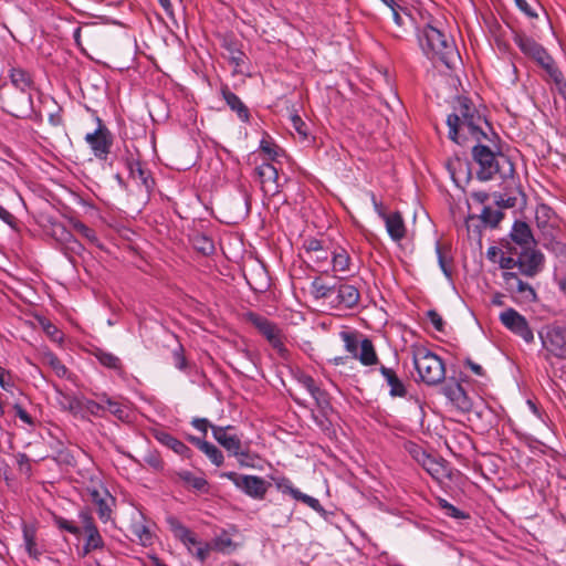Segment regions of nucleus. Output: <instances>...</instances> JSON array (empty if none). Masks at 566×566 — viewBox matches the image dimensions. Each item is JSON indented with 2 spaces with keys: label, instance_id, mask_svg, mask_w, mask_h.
I'll return each mask as SVG.
<instances>
[{
  "label": "nucleus",
  "instance_id": "obj_58",
  "mask_svg": "<svg viewBox=\"0 0 566 566\" xmlns=\"http://www.w3.org/2000/svg\"><path fill=\"white\" fill-rule=\"evenodd\" d=\"M427 317L438 332L444 331V321L436 310H429Z\"/></svg>",
  "mask_w": 566,
  "mask_h": 566
},
{
  "label": "nucleus",
  "instance_id": "obj_18",
  "mask_svg": "<svg viewBox=\"0 0 566 566\" xmlns=\"http://www.w3.org/2000/svg\"><path fill=\"white\" fill-rule=\"evenodd\" d=\"M335 292V307L342 308V310H350L354 308L359 300H360V293L358 289L355 285L348 284V283H339L336 285Z\"/></svg>",
  "mask_w": 566,
  "mask_h": 566
},
{
  "label": "nucleus",
  "instance_id": "obj_31",
  "mask_svg": "<svg viewBox=\"0 0 566 566\" xmlns=\"http://www.w3.org/2000/svg\"><path fill=\"white\" fill-rule=\"evenodd\" d=\"M9 77L12 85L20 92H30L34 87V82L31 74L21 67H11Z\"/></svg>",
  "mask_w": 566,
  "mask_h": 566
},
{
  "label": "nucleus",
  "instance_id": "obj_5",
  "mask_svg": "<svg viewBox=\"0 0 566 566\" xmlns=\"http://www.w3.org/2000/svg\"><path fill=\"white\" fill-rule=\"evenodd\" d=\"M413 365L419 378L427 385H438L446 377L443 360L426 348H419L413 353Z\"/></svg>",
  "mask_w": 566,
  "mask_h": 566
},
{
  "label": "nucleus",
  "instance_id": "obj_23",
  "mask_svg": "<svg viewBox=\"0 0 566 566\" xmlns=\"http://www.w3.org/2000/svg\"><path fill=\"white\" fill-rule=\"evenodd\" d=\"M221 96L223 97L226 104L230 107L232 112H234L238 118L243 123H249L250 120V111L247 105L241 101V98L230 91L228 85H222L220 88Z\"/></svg>",
  "mask_w": 566,
  "mask_h": 566
},
{
  "label": "nucleus",
  "instance_id": "obj_13",
  "mask_svg": "<svg viewBox=\"0 0 566 566\" xmlns=\"http://www.w3.org/2000/svg\"><path fill=\"white\" fill-rule=\"evenodd\" d=\"M238 547V544L232 541L227 531H222L217 535L210 543H205L196 549L193 556L200 562L205 563L209 557L211 551H216L223 555L233 553Z\"/></svg>",
  "mask_w": 566,
  "mask_h": 566
},
{
  "label": "nucleus",
  "instance_id": "obj_29",
  "mask_svg": "<svg viewBox=\"0 0 566 566\" xmlns=\"http://www.w3.org/2000/svg\"><path fill=\"white\" fill-rule=\"evenodd\" d=\"M176 474L187 489L203 494L209 492V483L203 476H197L188 470L178 471Z\"/></svg>",
  "mask_w": 566,
  "mask_h": 566
},
{
  "label": "nucleus",
  "instance_id": "obj_52",
  "mask_svg": "<svg viewBox=\"0 0 566 566\" xmlns=\"http://www.w3.org/2000/svg\"><path fill=\"white\" fill-rule=\"evenodd\" d=\"M45 360L49 366L54 370L57 377H65L67 373V368L65 365L59 359V357L52 353L45 356Z\"/></svg>",
  "mask_w": 566,
  "mask_h": 566
},
{
  "label": "nucleus",
  "instance_id": "obj_4",
  "mask_svg": "<svg viewBox=\"0 0 566 566\" xmlns=\"http://www.w3.org/2000/svg\"><path fill=\"white\" fill-rule=\"evenodd\" d=\"M53 522L60 531L67 532L75 536H78L82 533L85 534V543L82 547L83 556L88 555L93 551L103 549L105 547V542L88 509H83L78 512V523L81 526L60 515H54Z\"/></svg>",
  "mask_w": 566,
  "mask_h": 566
},
{
  "label": "nucleus",
  "instance_id": "obj_53",
  "mask_svg": "<svg viewBox=\"0 0 566 566\" xmlns=\"http://www.w3.org/2000/svg\"><path fill=\"white\" fill-rule=\"evenodd\" d=\"M340 337L344 342L346 350L353 354L354 357H356L358 349V342L356 335L350 332H342Z\"/></svg>",
  "mask_w": 566,
  "mask_h": 566
},
{
  "label": "nucleus",
  "instance_id": "obj_41",
  "mask_svg": "<svg viewBox=\"0 0 566 566\" xmlns=\"http://www.w3.org/2000/svg\"><path fill=\"white\" fill-rule=\"evenodd\" d=\"M335 290L336 285H327L321 277H315L311 283V292L316 300L329 298Z\"/></svg>",
  "mask_w": 566,
  "mask_h": 566
},
{
  "label": "nucleus",
  "instance_id": "obj_1",
  "mask_svg": "<svg viewBox=\"0 0 566 566\" xmlns=\"http://www.w3.org/2000/svg\"><path fill=\"white\" fill-rule=\"evenodd\" d=\"M449 127L448 137L457 143H462L467 135L472 136L476 142L491 140L483 125L491 130L486 119L468 97L457 98L454 112L447 118Z\"/></svg>",
  "mask_w": 566,
  "mask_h": 566
},
{
  "label": "nucleus",
  "instance_id": "obj_50",
  "mask_svg": "<svg viewBox=\"0 0 566 566\" xmlns=\"http://www.w3.org/2000/svg\"><path fill=\"white\" fill-rule=\"evenodd\" d=\"M72 226L75 231H77L83 238L87 241L95 243L98 241L97 235L93 229L84 224L82 221L72 220Z\"/></svg>",
  "mask_w": 566,
  "mask_h": 566
},
{
  "label": "nucleus",
  "instance_id": "obj_21",
  "mask_svg": "<svg viewBox=\"0 0 566 566\" xmlns=\"http://www.w3.org/2000/svg\"><path fill=\"white\" fill-rule=\"evenodd\" d=\"M511 243H515L522 249L535 247L536 242L530 226L525 221L516 220L510 231Z\"/></svg>",
  "mask_w": 566,
  "mask_h": 566
},
{
  "label": "nucleus",
  "instance_id": "obj_61",
  "mask_svg": "<svg viewBox=\"0 0 566 566\" xmlns=\"http://www.w3.org/2000/svg\"><path fill=\"white\" fill-rule=\"evenodd\" d=\"M63 247L65 250L76 255H81L84 251L83 244L74 235H72L71 239L63 244Z\"/></svg>",
  "mask_w": 566,
  "mask_h": 566
},
{
  "label": "nucleus",
  "instance_id": "obj_42",
  "mask_svg": "<svg viewBox=\"0 0 566 566\" xmlns=\"http://www.w3.org/2000/svg\"><path fill=\"white\" fill-rule=\"evenodd\" d=\"M331 251L326 248L325 250L314 253L308 259L310 262L313 263L314 270L319 273H328L329 272V258H331Z\"/></svg>",
  "mask_w": 566,
  "mask_h": 566
},
{
  "label": "nucleus",
  "instance_id": "obj_57",
  "mask_svg": "<svg viewBox=\"0 0 566 566\" xmlns=\"http://www.w3.org/2000/svg\"><path fill=\"white\" fill-rule=\"evenodd\" d=\"M411 457L421 465L431 454L427 453L421 447L411 444L409 448Z\"/></svg>",
  "mask_w": 566,
  "mask_h": 566
},
{
  "label": "nucleus",
  "instance_id": "obj_24",
  "mask_svg": "<svg viewBox=\"0 0 566 566\" xmlns=\"http://www.w3.org/2000/svg\"><path fill=\"white\" fill-rule=\"evenodd\" d=\"M421 467L437 481L451 479V469L446 460L430 455Z\"/></svg>",
  "mask_w": 566,
  "mask_h": 566
},
{
  "label": "nucleus",
  "instance_id": "obj_3",
  "mask_svg": "<svg viewBox=\"0 0 566 566\" xmlns=\"http://www.w3.org/2000/svg\"><path fill=\"white\" fill-rule=\"evenodd\" d=\"M418 41L428 59L439 61L448 67H452L459 57L454 41L431 24H426L419 30Z\"/></svg>",
  "mask_w": 566,
  "mask_h": 566
},
{
  "label": "nucleus",
  "instance_id": "obj_37",
  "mask_svg": "<svg viewBox=\"0 0 566 566\" xmlns=\"http://www.w3.org/2000/svg\"><path fill=\"white\" fill-rule=\"evenodd\" d=\"M129 177L134 180H139L140 185L145 188L146 192H151L155 187V179L151 176L149 169H146L142 163L134 168L133 174Z\"/></svg>",
  "mask_w": 566,
  "mask_h": 566
},
{
  "label": "nucleus",
  "instance_id": "obj_63",
  "mask_svg": "<svg viewBox=\"0 0 566 566\" xmlns=\"http://www.w3.org/2000/svg\"><path fill=\"white\" fill-rule=\"evenodd\" d=\"M300 384L308 391V394L315 392L319 387L316 385L312 376L303 375L300 378Z\"/></svg>",
  "mask_w": 566,
  "mask_h": 566
},
{
  "label": "nucleus",
  "instance_id": "obj_8",
  "mask_svg": "<svg viewBox=\"0 0 566 566\" xmlns=\"http://www.w3.org/2000/svg\"><path fill=\"white\" fill-rule=\"evenodd\" d=\"M95 120L97 127L94 132L87 133L84 137V140L90 146L95 158L105 161L111 154L114 137L111 130L98 116H96Z\"/></svg>",
  "mask_w": 566,
  "mask_h": 566
},
{
  "label": "nucleus",
  "instance_id": "obj_6",
  "mask_svg": "<svg viewBox=\"0 0 566 566\" xmlns=\"http://www.w3.org/2000/svg\"><path fill=\"white\" fill-rule=\"evenodd\" d=\"M221 478L230 480L237 489H239L247 496L254 500H264L271 486V483L265 481L262 476L252 474H239L233 471L222 472Z\"/></svg>",
  "mask_w": 566,
  "mask_h": 566
},
{
  "label": "nucleus",
  "instance_id": "obj_7",
  "mask_svg": "<svg viewBox=\"0 0 566 566\" xmlns=\"http://www.w3.org/2000/svg\"><path fill=\"white\" fill-rule=\"evenodd\" d=\"M538 335L549 355L566 360V323L549 324Z\"/></svg>",
  "mask_w": 566,
  "mask_h": 566
},
{
  "label": "nucleus",
  "instance_id": "obj_33",
  "mask_svg": "<svg viewBox=\"0 0 566 566\" xmlns=\"http://www.w3.org/2000/svg\"><path fill=\"white\" fill-rule=\"evenodd\" d=\"M57 403L62 410L69 411L74 416L83 411V398L70 394L59 391Z\"/></svg>",
  "mask_w": 566,
  "mask_h": 566
},
{
  "label": "nucleus",
  "instance_id": "obj_62",
  "mask_svg": "<svg viewBox=\"0 0 566 566\" xmlns=\"http://www.w3.org/2000/svg\"><path fill=\"white\" fill-rule=\"evenodd\" d=\"M551 216V209L547 206H541L536 212V222L539 228H545L546 221Z\"/></svg>",
  "mask_w": 566,
  "mask_h": 566
},
{
  "label": "nucleus",
  "instance_id": "obj_27",
  "mask_svg": "<svg viewBox=\"0 0 566 566\" xmlns=\"http://www.w3.org/2000/svg\"><path fill=\"white\" fill-rule=\"evenodd\" d=\"M386 230L389 234V237L398 242L402 240L406 237V226L402 219V216L399 211H395L392 213H389L384 219Z\"/></svg>",
  "mask_w": 566,
  "mask_h": 566
},
{
  "label": "nucleus",
  "instance_id": "obj_17",
  "mask_svg": "<svg viewBox=\"0 0 566 566\" xmlns=\"http://www.w3.org/2000/svg\"><path fill=\"white\" fill-rule=\"evenodd\" d=\"M170 530L172 531L176 538H178L188 549V552L193 556L196 549L201 545H205L201 541H199L193 532H191L187 526H185L181 522H179L175 517H170L168 520Z\"/></svg>",
  "mask_w": 566,
  "mask_h": 566
},
{
  "label": "nucleus",
  "instance_id": "obj_45",
  "mask_svg": "<svg viewBox=\"0 0 566 566\" xmlns=\"http://www.w3.org/2000/svg\"><path fill=\"white\" fill-rule=\"evenodd\" d=\"M97 400L85 399L83 398V410H86L90 415L94 417H104L106 411V406L102 402V394L96 395Z\"/></svg>",
  "mask_w": 566,
  "mask_h": 566
},
{
  "label": "nucleus",
  "instance_id": "obj_10",
  "mask_svg": "<svg viewBox=\"0 0 566 566\" xmlns=\"http://www.w3.org/2000/svg\"><path fill=\"white\" fill-rule=\"evenodd\" d=\"M499 319L506 329L520 336L525 343L530 344L534 342V333L526 317L515 308H506L500 314Z\"/></svg>",
  "mask_w": 566,
  "mask_h": 566
},
{
  "label": "nucleus",
  "instance_id": "obj_15",
  "mask_svg": "<svg viewBox=\"0 0 566 566\" xmlns=\"http://www.w3.org/2000/svg\"><path fill=\"white\" fill-rule=\"evenodd\" d=\"M520 272L527 277L536 276L544 268V254L536 250L535 247L530 249H522L518 251Z\"/></svg>",
  "mask_w": 566,
  "mask_h": 566
},
{
  "label": "nucleus",
  "instance_id": "obj_30",
  "mask_svg": "<svg viewBox=\"0 0 566 566\" xmlns=\"http://www.w3.org/2000/svg\"><path fill=\"white\" fill-rule=\"evenodd\" d=\"M331 270L335 273H348L350 272L352 258L349 253L342 247H338L331 251Z\"/></svg>",
  "mask_w": 566,
  "mask_h": 566
},
{
  "label": "nucleus",
  "instance_id": "obj_22",
  "mask_svg": "<svg viewBox=\"0 0 566 566\" xmlns=\"http://www.w3.org/2000/svg\"><path fill=\"white\" fill-rule=\"evenodd\" d=\"M379 371L389 387V396L392 398H405L408 394L407 387L402 379L397 375L395 369L381 365Z\"/></svg>",
  "mask_w": 566,
  "mask_h": 566
},
{
  "label": "nucleus",
  "instance_id": "obj_26",
  "mask_svg": "<svg viewBox=\"0 0 566 566\" xmlns=\"http://www.w3.org/2000/svg\"><path fill=\"white\" fill-rule=\"evenodd\" d=\"M155 438L163 446L167 447L168 449L172 450L175 453L184 458L189 459L192 454V451L188 446H186L182 441H180L179 439H177L176 437L171 436L168 432L158 431L156 432Z\"/></svg>",
  "mask_w": 566,
  "mask_h": 566
},
{
  "label": "nucleus",
  "instance_id": "obj_43",
  "mask_svg": "<svg viewBox=\"0 0 566 566\" xmlns=\"http://www.w3.org/2000/svg\"><path fill=\"white\" fill-rule=\"evenodd\" d=\"M118 160L126 167L128 174H133L134 168L142 163L139 153L130 150L127 146H125L124 153L118 156Z\"/></svg>",
  "mask_w": 566,
  "mask_h": 566
},
{
  "label": "nucleus",
  "instance_id": "obj_47",
  "mask_svg": "<svg viewBox=\"0 0 566 566\" xmlns=\"http://www.w3.org/2000/svg\"><path fill=\"white\" fill-rule=\"evenodd\" d=\"M332 412H324V410H318L317 413L312 411V419L315 424L327 436L334 432L332 420L329 419Z\"/></svg>",
  "mask_w": 566,
  "mask_h": 566
},
{
  "label": "nucleus",
  "instance_id": "obj_16",
  "mask_svg": "<svg viewBox=\"0 0 566 566\" xmlns=\"http://www.w3.org/2000/svg\"><path fill=\"white\" fill-rule=\"evenodd\" d=\"M261 188L266 195L274 196L280 192L277 169L270 163H263L255 168Z\"/></svg>",
  "mask_w": 566,
  "mask_h": 566
},
{
  "label": "nucleus",
  "instance_id": "obj_2",
  "mask_svg": "<svg viewBox=\"0 0 566 566\" xmlns=\"http://www.w3.org/2000/svg\"><path fill=\"white\" fill-rule=\"evenodd\" d=\"M471 154L473 161L478 165L475 170L478 180L489 181L496 177L501 179L513 177L514 165L500 149L493 150L483 142H476Z\"/></svg>",
  "mask_w": 566,
  "mask_h": 566
},
{
  "label": "nucleus",
  "instance_id": "obj_49",
  "mask_svg": "<svg viewBox=\"0 0 566 566\" xmlns=\"http://www.w3.org/2000/svg\"><path fill=\"white\" fill-rule=\"evenodd\" d=\"M51 235L54 238L56 242L63 245L71 239L73 234L70 230L65 228L63 223L53 222L51 224Z\"/></svg>",
  "mask_w": 566,
  "mask_h": 566
},
{
  "label": "nucleus",
  "instance_id": "obj_44",
  "mask_svg": "<svg viewBox=\"0 0 566 566\" xmlns=\"http://www.w3.org/2000/svg\"><path fill=\"white\" fill-rule=\"evenodd\" d=\"M227 52H228V59L231 64L235 66V70L244 63L245 54L243 51H241L238 46V44L233 41H229L224 45Z\"/></svg>",
  "mask_w": 566,
  "mask_h": 566
},
{
  "label": "nucleus",
  "instance_id": "obj_54",
  "mask_svg": "<svg viewBox=\"0 0 566 566\" xmlns=\"http://www.w3.org/2000/svg\"><path fill=\"white\" fill-rule=\"evenodd\" d=\"M95 505L97 509L98 518L103 523H107L108 521L112 520V507L106 497L103 500H98V503H96Z\"/></svg>",
  "mask_w": 566,
  "mask_h": 566
},
{
  "label": "nucleus",
  "instance_id": "obj_14",
  "mask_svg": "<svg viewBox=\"0 0 566 566\" xmlns=\"http://www.w3.org/2000/svg\"><path fill=\"white\" fill-rule=\"evenodd\" d=\"M7 112L15 118H31L34 113L33 98L30 92H18L7 101Z\"/></svg>",
  "mask_w": 566,
  "mask_h": 566
},
{
  "label": "nucleus",
  "instance_id": "obj_32",
  "mask_svg": "<svg viewBox=\"0 0 566 566\" xmlns=\"http://www.w3.org/2000/svg\"><path fill=\"white\" fill-rule=\"evenodd\" d=\"M130 532L137 538L138 543L145 547L153 545V533L145 524V516L140 514L139 520L133 521Z\"/></svg>",
  "mask_w": 566,
  "mask_h": 566
},
{
  "label": "nucleus",
  "instance_id": "obj_51",
  "mask_svg": "<svg viewBox=\"0 0 566 566\" xmlns=\"http://www.w3.org/2000/svg\"><path fill=\"white\" fill-rule=\"evenodd\" d=\"M303 248L305 250L307 258H310L311 255H313L316 252H319V254H321L322 251L326 249V247L324 245V242L316 238L305 239L303 242Z\"/></svg>",
  "mask_w": 566,
  "mask_h": 566
},
{
  "label": "nucleus",
  "instance_id": "obj_35",
  "mask_svg": "<svg viewBox=\"0 0 566 566\" xmlns=\"http://www.w3.org/2000/svg\"><path fill=\"white\" fill-rule=\"evenodd\" d=\"M502 247L505 249L507 256L504 255V253L500 256L497 263L501 269L503 270H511L515 266L520 269L521 260L517 256V259H514L513 255H518V250L516 247L512 245L509 241H503Z\"/></svg>",
  "mask_w": 566,
  "mask_h": 566
},
{
  "label": "nucleus",
  "instance_id": "obj_60",
  "mask_svg": "<svg viewBox=\"0 0 566 566\" xmlns=\"http://www.w3.org/2000/svg\"><path fill=\"white\" fill-rule=\"evenodd\" d=\"M292 127L303 137H307V125L303 122V119L297 115L293 114L291 116Z\"/></svg>",
  "mask_w": 566,
  "mask_h": 566
},
{
  "label": "nucleus",
  "instance_id": "obj_64",
  "mask_svg": "<svg viewBox=\"0 0 566 566\" xmlns=\"http://www.w3.org/2000/svg\"><path fill=\"white\" fill-rule=\"evenodd\" d=\"M444 514L449 517L455 518V520H465L469 518V514L459 510L453 504H450V506L447 507L444 511Z\"/></svg>",
  "mask_w": 566,
  "mask_h": 566
},
{
  "label": "nucleus",
  "instance_id": "obj_56",
  "mask_svg": "<svg viewBox=\"0 0 566 566\" xmlns=\"http://www.w3.org/2000/svg\"><path fill=\"white\" fill-rule=\"evenodd\" d=\"M172 360L176 368L179 370H185L187 368V359L184 354V347L179 345L172 352Z\"/></svg>",
  "mask_w": 566,
  "mask_h": 566
},
{
  "label": "nucleus",
  "instance_id": "obj_25",
  "mask_svg": "<svg viewBox=\"0 0 566 566\" xmlns=\"http://www.w3.org/2000/svg\"><path fill=\"white\" fill-rule=\"evenodd\" d=\"M22 535L27 554L33 559H39L42 555V549L36 542V527L33 524L23 523Z\"/></svg>",
  "mask_w": 566,
  "mask_h": 566
},
{
  "label": "nucleus",
  "instance_id": "obj_34",
  "mask_svg": "<svg viewBox=\"0 0 566 566\" xmlns=\"http://www.w3.org/2000/svg\"><path fill=\"white\" fill-rule=\"evenodd\" d=\"M359 346L360 353L357 354L356 358H358L364 366L376 365L378 363V356L376 354L373 342L369 338L365 337L360 342Z\"/></svg>",
  "mask_w": 566,
  "mask_h": 566
},
{
  "label": "nucleus",
  "instance_id": "obj_12",
  "mask_svg": "<svg viewBox=\"0 0 566 566\" xmlns=\"http://www.w3.org/2000/svg\"><path fill=\"white\" fill-rule=\"evenodd\" d=\"M505 290L516 295L521 302L534 303L537 301L535 289L527 282H524L515 272L504 271L502 273Z\"/></svg>",
  "mask_w": 566,
  "mask_h": 566
},
{
  "label": "nucleus",
  "instance_id": "obj_48",
  "mask_svg": "<svg viewBox=\"0 0 566 566\" xmlns=\"http://www.w3.org/2000/svg\"><path fill=\"white\" fill-rule=\"evenodd\" d=\"M313 399L315 400L316 407L318 410H324V412H333V406L331 403L329 395L326 390L321 387L315 390V392L311 394Z\"/></svg>",
  "mask_w": 566,
  "mask_h": 566
},
{
  "label": "nucleus",
  "instance_id": "obj_55",
  "mask_svg": "<svg viewBox=\"0 0 566 566\" xmlns=\"http://www.w3.org/2000/svg\"><path fill=\"white\" fill-rule=\"evenodd\" d=\"M296 501H300V502L306 504L312 510H314L315 512H317L322 515L325 514V509L322 506L319 501L311 495L300 492V495H297Z\"/></svg>",
  "mask_w": 566,
  "mask_h": 566
},
{
  "label": "nucleus",
  "instance_id": "obj_59",
  "mask_svg": "<svg viewBox=\"0 0 566 566\" xmlns=\"http://www.w3.org/2000/svg\"><path fill=\"white\" fill-rule=\"evenodd\" d=\"M260 149L268 156L269 159L271 160H274L276 158V156L279 155L277 153V147L272 144L271 142L266 140L265 138H263L261 142H260Z\"/></svg>",
  "mask_w": 566,
  "mask_h": 566
},
{
  "label": "nucleus",
  "instance_id": "obj_20",
  "mask_svg": "<svg viewBox=\"0 0 566 566\" xmlns=\"http://www.w3.org/2000/svg\"><path fill=\"white\" fill-rule=\"evenodd\" d=\"M514 43L525 54L534 59L538 64L543 60H547L548 52L534 39L516 33L514 35Z\"/></svg>",
  "mask_w": 566,
  "mask_h": 566
},
{
  "label": "nucleus",
  "instance_id": "obj_40",
  "mask_svg": "<svg viewBox=\"0 0 566 566\" xmlns=\"http://www.w3.org/2000/svg\"><path fill=\"white\" fill-rule=\"evenodd\" d=\"M191 243L193 248L203 255H210L216 250L213 240L203 233L195 234L191 238Z\"/></svg>",
  "mask_w": 566,
  "mask_h": 566
},
{
  "label": "nucleus",
  "instance_id": "obj_39",
  "mask_svg": "<svg viewBox=\"0 0 566 566\" xmlns=\"http://www.w3.org/2000/svg\"><path fill=\"white\" fill-rule=\"evenodd\" d=\"M94 356L98 360V363L101 365H103L104 367L114 369V370H122V367H123L122 361L114 354L103 350L101 348H96L94 352Z\"/></svg>",
  "mask_w": 566,
  "mask_h": 566
},
{
  "label": "nucleus",
  "instance_id": "obj_46",
  "mask_svg": "<svg viewBox=\"0 0 566 566\" xmlns=\"http://www.w3.org/2000/svg\"><path fill=\"white\" fill-rule=\"evenodd\" d=\"M272 481L274 482L276 489L283 494L291 495L294 500H296L297 495H300V490L294 488L292 481L286 476H272Z\"/></svg>",
  "mask_w": 566,
  "mask_h": 566
},
{
  "label": "nucleus",
  "instance_id": "obj_11",
  "mask_svg": "<svg viewBox=\"0 0 566 566\" xmlns=\"http://www.w3.org/2000/svg\"><path fill=\"white\" fill-rule=\"evenodd\" d=\"M233 427H220V426H211L212 436L217 440V442L222 446L230 455L237 457L240 464H245L244 460L249 458L248 449H242V443L240 438L237 434H232L229 431L232 430Z\"/></svg>",
  "mask_w": 566,
  "mask_h": 566
},
{
  "label": "nucleus",
  "instance_id": "obj_19",
  "mask_svg": "<svg viewBox=\"0 0 566 566\" xmlns=\"http://www.w3.org/2000/svg\"><path fill=\"white\" fill-rule=\"evenodd\" d=\"M443 394L459 411L469 412L471 410V399L459 382L447 384L443 387Z\"/></svg>",
  "mask_w": 566,
  "mask_h": 566
},
{
  "label": "nucleus",
  "instance_id": "obj_28",
  "mask_svg": "<svg viewBox=\"0 0 566 566\" xmlns=\"http://www.w3.org/2000/svg\"><path fill=\"white\" fill-rule=\"evenodd\" d=\"M188 441L203 452L214 465L220 467L223 464L224 457L214 444L193 436H189Z\"/></svg>",
  "mask_w": 566,
  "mask_h": 566
},
{
  "label": "nucleus",
  "instance_id": "obj_9",
  "mask_svg": "<svg viewBox=\"0 0 566 566\" xmlns=\"http://www.w3.org/2000/svg\"><path fill=\"white\" fill-rule=\"evenodd\" d=\"M248 317L251 324L266 338L277 354L282 358H286L289 350L283 343L282 332L277 325L255 313H250Z\"/></svg>",
  "mask_w": 566,
  "mask_h": 566
},
{
  "label": "nucleus",
  "instance_id": "obj_38",
  "mask_svg": "<svg viewBox=\"0 0 566 566\" xmlns=\"http://www.w3.org/2000/svg\"><path fill=\"white\" fill-rule=\"evenodd\" d=\"M503 217L504 213L500 209L485 206L478 219L481 220L484 227L496 228Z\"/></svg>",
  "mask_w": 566,
  "mask_h": 566
},
{
  "label": "nucleus",
  "instance_id": "obj_36",
  "mask_svg": "<svg viewBox=\"0 0 566 566\" xmlns=\"http://www.w3.org/2000/svg\"><path fill=\"white\" fill-rule=\"evenodd\" d=\"M102 402L106 406V411H109L118 420L125 421L128 419V409L120 401L109 397L107 394H102Z\"/></svg>",
  "mask_w": 566,
  "mask_h": 566
}]
</instances>
